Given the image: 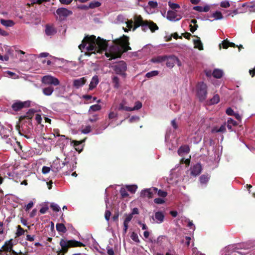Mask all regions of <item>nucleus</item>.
Listing matches in <instances>:
<instances>
[{"label":"nucleus","mask_w":255,"mask_h":255,"mask_svg":"<svg viewBox=\"0 0 255 255\" xmlns=\"http://www.w3.org/2000/svg\"><path fill=\"white\" fill-rule=\"evenodd\" d=\"M35 120L37 123V124L40 125L41 124L42 118L41 116L39 114H36L35 116Z\"/></svg>","instance_id":"6e6d98bb"},{"label":"nucleus","mask_w":255,"mask_h":255,"mask_svg":"<svg viewBox=\"0 0 255 255\" xmlns=\"http://www.w3.org/2000/svg\"><path fill=\"white\" fill-rule=\"evenodd\" d=\"M126 105H127L126 101L125 100H123L119 104V106L118 107V110L130 112L131 111L130 107L126 106Z\"/></svg>","instance_id":"6ab92c4d"},{"label":"nucleus","mask_w":255,"mask_h":255,"mask_svg":"<svg viewBox=\"0 0 255 255\" xmlns=\"http://www.w3.org/2000/svg\"><path fill=\"white\" fill-rule=\"evenodd\" d=\"M224 74V72L222 70L220 69H215L212 72L213 76L217 79H220L222 77Z\"/></svg>","instance_id":"b1692460"},{"label":"nucleus","mask_w":255,"mask_h":255,"mask_svg":"<svg viewBox=\"0 0 255 255\" xmlns=\"http://www.w3.org/2000/svg\"><path fill=\"white\" fill-rule=\"evenodd\" d=\"M163 238L164 236H160L157 238L156 241L155 240H154V243H156L157 244H161V243L162 242V239Z\"/></svg>","instance_id":"69168bd1"},{"label":"nucleus","mask_w":255,"mask_h":255,"mask_svg":"<svg viewBox=\"0 0 255 255\" xmlns=\"http://www.w3.org/2000/svg\"><path fill=\"white\" fill-rule=\"evenodd\" d=\"M194 37H195L197 39H193V42L194 45V48H197L200 50H203V45L200 39V38L197 36L194 35Z\"/></svg>","instance_id":"aec40b11"},{"label":"nucleus","mask_w":255,"mask_h":255,"mask_svg":"<svg viewBox=\"0 0 255 255\" xmlns=\"http://www.w3.org/2000/svg\"><path fill=\"white\" fill-rule=\"evenodd\" d=\"M158 74H159L158 71L154 70V71H152L151 72L147 73L145 75V76L147 78H150L152 77L158 75Z\"/></svg>","instance_id":"e433bc0d"},{"label":"nucleus","mask_w":255,"mask_h":255,"mask_svg":"<svg viewBox=\"0 0 255 255\" xmlns=\"http://www.w3.org/2000/svg\"><path fill=\"white\" fill-rule=\"evenodd\" d=\"M111 215V213L109 210H106L105 214V218L107 221H109Z\"/></svg>","instance_id":"bf43d9fd"},{"label":"nucleus","mask_w":255,"mask_h":255,"mask_svg":"<svg viewBox=\"0 0 255 255\" xmlns=\"http://www.w3.org/2000/svg\"><path fill=\"white\" fill-rule=\"evenodd\" d=\"M50 170V168L47 166H43L42 169V172L43 174H45L48 173Z\"/></svg>","instance_id":"4d7b16f0"},{"label":"nucleus","mask_w":255,"mask_h":255,"mask_svg":"<svg viewBox=\"0 0 255 255\" xmlns=\"http://www.w3.org/2000/svg\"><path fill=\"white\" fill-rule=\"evenodd\" d=\"M17 230L15 233L16 237H19L20 236L24 234L25 232H27V231L24 230L20 225H18L16 227Z\"/></svg>","instance_id":"c85d7f7f"},{"label":"nucleus","mask_w":255,"mask_h":255,"mask_svg":"<svg viewBox=\"0 0 255 255\" xmlns=\"http://www.w3.org/2000/svg\"><path fill=\"white\" fill-rule=\"evenodd\" d=\"M227 123L230 124L231 125H232L233 126H236L237 125V123L236 121H234L231 118H229L227 121Z\"/></svg>","instance_id":"774afa93"},{"label":"nucleus","mask_w":255,"mask_h":255,"mask_svg":"<svg viewBox=\"0 0 255 255\" xmlns=\"http://www.w3.org/2000/svg\"><path fill=\"white\" fill-rule=\"evenodd\" d=\"M113 83L114 84V87L118 88L119 87V78L117 76H114L112 78Z\"/></svg>","instance_id":"a19ab883"},{"label":"nucleus","mask_w":255,"mask_h":255,"mask_svg":"<svg viewBox=\"0 0 255 255\" xmlns=\"http://www.w3.org/2000/svg\"><path fill=\"white\" fill-rule=\"evenodd\" d=\"M53 91V87L51 86H49L42 89L43 94L47 96L51 95Z\"/></svg>","instance_id":"393cba45"},{"label":"nucleus","mask_w":255,"mask_h":255,"mask_svg":"<svg viewBox=\"0 0 255 255\" xmlns=\"http://www.w3.org/2000/svg\"><path fill=\"white\" fill-rule=\"evenodd\" d=\"M127 26L128 28L129 29H131V28L133 29L134 26V20L132 19L128 20L127 22Z\"/></svg>","instance_id":"a18cd8bd"},{"label":"nucleus","mask_w":255,"mask_h":255,"mask_svg":"<svg viewBox=\"0 0 255 255\" xmlns=\"http://www.w3.org/2000/svg\"><path fill=\"white\" fill-rule=\"evenodd\" d=\"M157 192V188L156 187H152L148 189H145L141 191V197H147L148 198H151L153 195L155 194Z\"/></svg>","instance_id":"9b49d317"},{"label":"nucleus","mask_w":255,"mask_h":255,"mask_svg":"<svg viewBox=\"0 0 255 255\" xmlns=\"http://www.w3.org/2000/svg\"><path fill=\"white\" fill-rule=\"evenodd\" d=\"M158 195V196H159V197H165L167 196V192L166 191H163V190H158L157 189V192L156 193Z\"/></svg>","instance_id":"c03bdc74"},{"label":"nucleus","mask_w":255,"mask_h":255,"mask_svg":"<svg viewBox=\"0 0 255 255\" xmlns=\"http://www.w3.org/2000/svg\"><path fill=\"white\" fill-rule=\"evenodd\" d=\"M190 151L189 146L187 145H182L178 150V154L182 156L183 153H188Z\"/></svg>","instance_id":"5701e85b"},{"label":"nucleus","mask_w":255,"mask_h":255,"mask_svg":"<svg viewBox=\"0 0 255 255\" xmlns=\"http://www.w3.org/2000/svg\"><path fill=\"white\" fill-rule=\"evenodd\" d=\"M220 101V97L218 95H215L214 97L208 101L209 105H214L218 103Z\"/></svg>","instance_id":"7c9ffc66"},{"label":"nucleus","mask_w":255,"mask_h":255,"mask_svg":"<svg viewBox=\"0 0 255 255\" xmlns=\"http://www.w3.org/2000/svg\"><path fill=\"white\" fill-rule=\"evenodd\" d=\"M167 58V55L158 56L152 58L151 59V62L153 63H161L166 60Z\"/></svg>","instance_id":"412c9836"},{"label":"nucleus","mask_w":255,"mask_h":255,"mask_svg":"<svg viewBox=\"0 0 255 255\" xmlns=\"http://www.w3.org/2000/svg\"><path fill=\"white\" fill-rule=\"evenodd\" d=\"M35 110L33 109H30L29 111L26 113V115L23 116H21L19 118V121H22L24 120H27L28 121V122L31 123V120L33 116Z\"/></svg>","instance_id":"2eb2a0df"},{"label":"nucleus","mask_w":255,"mask_h":255,"mask_svg":"<svg viewBox=\"0 0 255 255\" xmlns=\"http://www.w3.org/2000/svg\"><path fill=\"white\" fill-rule=\"evenodd\" d=\"M208 18H211L210 19L211 21H213L222 19L224 16L221 11L217 10L211 13L210 16H208Z\"/></svg>","instance_id":"dca6fc26"},{"label":"nucleus","mask_w":255,"mask_h":255,"mask_svg":"<svg viewBox=\"0 0 255 255\" xmlns=\"http://www.w3.org/2000/svg\"><path fill=\"white\" fill-rule=\"evenodd\" d=\"M7 255H28L26 253L24 254L20 251L19 252H16L15 251H12L11 252V254H8Z\"/></svg>","instance_id":"864d4df0"},{"label":"nucleus","mask_w":255,"mask_h":255,"mask_svg":"<svg viewBox=\"0 0 255 255\" xmlns=\"http://www.w3.org/2000/svg\"><path fill=\"white\" fill-rule=\"evenodd\" d=\"M168 4L170 8H171L172 9H175L177 8H179L180 7L179 4L175 3L172 2L171 1H169L168 2Z\"/></svg>","instance_id":"79ce46f5"},{"label":"nucleus","mask_w":255,"mask_h":255,"mask_svg":"<svg viewBox=\"0 0 255 255\" xmlns=\"http://www.w3.org/2000/svg\"><path fill=\"white\" fill-rule=\"evenodd\" d=\"M130 238L134 242H136V243H139V239H138V235L136 233H135V232H133L131 235H130Z\"/></svg>","instance_id":"37998d69"},{"label":"nucleus","mask_w":255,"mask_h":255,"mask_svg":"<svg viewBox=\"0 0 255 255\" xmlns=\"http://www.w3.org/2000/svg\"><path fill=\"white\" fill-rule=\"evenodd\" d=\"M193 9L199 12H207V5H205L204 7H202L201 6H196L193 7Z\"/></svg>","instance_id":"c9c22d12"},{"label":"nucleus","mask_w":255,"mask_h":255,"mask_svg":"<svg viewBox=\"0 0 255 255\" xmlns=\"http://www.w3.org/2000/svg\"><path fill=\"white\" fill-rule=\"evenodd\" d=\"M142 107V103L139 101H137L135 103V106L133 108L130 107L131 111L138 110Z\"/></svg>","instance_id":"ea45409f"},{"label":"nucleus","mask_w":255,"mask_h":255,"mask_svg":"<svg viewBox=\"0 0 255 255\" xmlns=\"http://www.w3.org/2000/svg\"><path fill=\"white\" fill-rule=\"evenodd\" d=\"M197 24H195V25H192V24H190V30L192 33H193L197 29Z\"/></svg>","instance_id":"0e129e2a"},{"label":"nucleus","mask_w":255,"mask_h":255,"mask_svg":"<svg viewBox=\"0 0 255 255\" xmlns=\"http://www.w3.org/2000/svg\"><path fill=\"white\" fill-rule=\"evenodd\" d=\"M98 120V117L97 115L92 116L91 118H89V121L91 123L96 122Z\"/></svg>","instance_id":"603ef678"},{"label":"nucleus","mask_w":255,"mask_h":255,"mask_svg":"<svg viewBox=\"0 0 255 255\" xmlns=\"http://www.w3.org/2000/svg\"><path fill=\"white\" fill-rule=\"evenodd\" d=\"M59 245L61 249L56 251L57 255H65L67 253L69 249L71 248L84 247L85 245L80 241L75 240H67L65 239H61L59 242Z\"/></svg>","instance_id":"7ed1b4c3"},{"label":"nucleus","mask_w":255,"mask_h":255,"mask_svg":"<svg viewBox=\"0 0 255 255\" xmlns=\"http://www.w3.org/2000/svg\"><path fill=\"white\" fill-rule=\"evenodd\" d=\"M166 66L169 68H172L175 64L178 66H181V62L178 57L175 55L167 56L166 59Z\"/></svg>","instance_id":"9d476101"},{"label":"nucleus","mask_w":255,"mask_h":255,"mask_svg":"<svg viewBox=\"0 0 255 255\" xmlns=\"http://www.w3.org/2000/svg\"><path fill=\"white\" fill-rule=\"evenodd\" d=\"M87 82V79L85 77H82L79 79H75L73 82V86L76 89L83 86Z\"/></svg>","instance_id":"ddd939ff"},{"label":"nucleus","mask_w":255,"mask_h":255,"mask_svg":"<svg viewBox=\"0 0 255 255\" xmlns=\"http://www.w3.org/2000/svg\"><path fill=\"white\" fill-rule=\"evenodd\" d=\"M108 46L106 40L100 37L96 38V36L92 35L85 36L78 47L81 50L85 48L86 52L85 55L90 56L92 54L102 53L107 50Z\"/></svg>","instance_id":"f257e3e1"},{"label":"nucleus","mask_w":255,"mask_h":255,"mask_svg":"<svg viewBox=\"0 0 255 255\" xmlns=\"http://www.w3.org/2000/svg\"><path fill=\"white\" fill-rule=\"evenodd\" d=\"M42 83L49 86H56L60 84L59 80L56 77L51 75L44 76L41 79Z\"/></svg>","instance_id":"423d86ee"},{"label":"nucleus","mask_w":255,"mask_h":255,"mask_svg":"<svg viewBox=\"0 0 255 255\" xmlns=\"http://www.w3.org/2000/svg\"><path fill=\"white\" fill-rule=\"evenodd\" d=\"M118 116L117 113H114V112H111L109 114V119H113L116 118Z\"/></svg>","instance_id":"e2e57ef3"},{"label":"nucleus","mask_w":255,"mask_h":255,"mask_svg":"<svg viewBox=\"0 0 255 255\" xmlns=\"http://www.w3.org/2000/svg\"><path fill=\"white\" fill-rule=\"evenodd\" d=\"M146 22L147 23V29L148 28H149L152 32H154L156 30L158 29L157 24L152 21L146 20Z\"/></svg>","instance_id":"a211bd4d"},{"label":"nucleus","mask_w":255,"mask_h":255,"mask_svg":"<svg viewBox=\"0 0 255 255\" xmlns=\"http://www.w3.org/2000/svg\"><path fill=\"white\" fill-rule=\"evenodd\" d=\"M126 188L131 193H134L137 188V187L135 185H127Z\"/></svg>","instance_id":"f704fd0d"},{"label":"nucleus","mask_w":255,"mask_h":255,"mask_svg":"<svg viewBox=\"0 0 255 255\" xmlns=\"http://www.w3.org/2000/svg\"><path fill=\"white\" fill-rule=\"evenodd\" d=\"M35 239V236L34 235H26V240L29 242H33L34 241Z\"/></svg>","instance_id":"052dcab7"},{"label":"nucleus","mask_w":255,"mask_h":255,"mask_svg":"<svg viewBox=\"0 0 255 255\" xmlns=\"http://www.w3.org/2000/svg\"><path fill=\"white\" fill-rule=\"evenodd\" d=\"M248 8L250 11H255V3H251L248 5Z\"/></svg>","instance_id":"338daca9"},{"label":"nucleus","mask_w":255,"mask_h":255,"mask_svg":"<svg viewBox=\"0 0 255 255\" xmlns=\"http://www.w3.org/2000/svg\"><path fill=\"white\" fill-rule=\"evenodd\" d=\"M101 3L98 1L93 0L89 4V8H95L96 7L101 6Z\"/></svg>","instance_id":"72a5a7b5"},{"label":"nucleus","mask_w":255,"mask_h":255,"mask_svg":"<svg viewBox=\"0 0 255 255\" xmlns=\"http://www.w3.org/2000/svg\"><path fill=\"white\" fill-rule=\"evenodd\" d=\"M164 217V214L161 212L158 211L155 213V218L157 220V222L159 223L163 222Z\"/></svg>","instance_id":"a878e982"},{"label":"nucleus","mask_w":255,"mask_h":255,"mask_svg":"<svg viewBox=\"0 0 255 255\" xmlns=\"http://www.w3.org/2000/svg\"><path fill=\"white\" fill-rule=\"evenodd\" d=\"M220 5L222 7L228 8V7H230V3L229 1L225 0V1H223L221 2Z\"/></svg>","instance_id":"de8ad7c7"},{"label":"nucleus","mask_w":255,"mask_h":255,"mask_svg":"<svg viewBox=\"0 0 255 255\" xmlns=\"http://www.w3.org/2000/svg\"><path fill=\"white\" fill-rule=\"evenodd\" d=\"M85 140H86V138H85V139H83L82 140H80V141L75 140H73L72 141V143H73V146L75 147V149L76 150L79 151V152L81 151L82 149V148L80 149L79 147V146L81 144H82V143L85 142Z\"/></svg>","instance_id":"bb28decb"},{"label":"nucleus","mask_w":255,"mask_h":255,"mask_svg":"<svg viewBox=\"0 0 255 255\" xmlns=\"http://www.w3.org/2000/svg\"><path fill=\"white\" fill-rule=\"evenodd\" d=\"M99 83V78L97 75L93 77L91 81L89 84V89L92 90L95 88Z\"/></svg>","instance_id":"f3484780"},{"label":"nucleus","mask_w":255,"mask_h":255,"mask_svg":"<svg viewBox=\"0 0 255 255\" xmlns=\"http://www.w3.org/2000/svg\"><path fill=\"white\" fill-rule=\"evenodd\" d=\"M202 170V166L200 163H197L191 167V175L196 176L200 174Z\"/></svg>","instance_id":"f8f14e48"},{"label":"nucleus","mask_w":255,"mask_h":255,"mask_svg":"<svg viewBox=\"0 0 255 255\" xmlns=\"http://www.w3.org/2000/svg\"><path fill=\"white\" fill-rule=\"evenodd\" d=\"M56 228L58 232L65 233L67 231V229L64 225L62 223L57 224Z\"/></svg>","instance_id":"c756f323"},{"label":"nucleus","mask_w":255,"mask_h":255,"mask_svg":"<svg viewBox=\"0 0 255 255\" xmlns=\"http://www.w3.org/2000/svg\"><path fill=\"white\" fill-rule=\"evenodd\" d=\"M177 16V14L175 11L172 10H169L167 11L166 18L167 19L170 21L173 20H178L180 18H177L176 19Z\"/></svg>","instance_id":"4be33fe9"},{"label":"nucleus","mask_w":255,"mask_h":255,"mask_svg":"<svg viewBox=\"0 0 255 255\" xmlns=\"http://www.w3.org/2000/svg\"><path fill=\"white\" fill-rule=\"evenodd\" d=\"M120 193L122 198L128 197L129 195L126 189H125V188H121V189L120 190Z\"/></svg>","instance_id":"58836bf2"},{"label":"nucleus","mask_w":255,"mask_h":255,"mask_svg":"<svg viewBox=\"0 0 255 255\" xmlns=\"http://www.w3.org/2000/svg\"><path fill=\"white\" fill-rule=\"evenodd\" d=\"M200 180L201 183H206L207 182V176L206 175H202L200 177Z\"/></svg>","instance_id":"13d9d810"},{"label":"nucleus","mask_w":255,"mask_h":255,"mask_svg":"<svg viewBox=\"0 0 255 255\" xmlns=\"http://www.w3.org/2000/svg\"><path fill=\"white\" fill-rule=\"evenodd\" d=\"M91 130V127L90 126H86L84 129L82 130V132L84 134L89 133Z\"/></svg>","instance_id":"8fccbe9b"},{"label":"nucleus","mask_w":255,"mask_h":255,"mask_svg":"<svg viewBox=\"0 0 255 255\" xmlns=\"http://www.w3.org/2000/svg\"><path fill=\"white\" fill-rule=\"evenodd\" d=\"M226 113L229 116H233L235 114L234 111L231 108H228L226 110Z\"/></svg>","instance_id":"5fc2aeb1"},{"label":"nucleus","mask_w":255,"mask_h":255,"mask_svg":"<svg viewBox=\"0 0 255 255\" xmlns=\"http://www.w3.org/2000/svg\"><path fill=\"white\" fill-rule=\"evenodd\" d=\"M226 125H222L219 128H217V127H216V128H214L212 131V132H224L225 131H226Z\"/></svg>","instance_id":"473e14b6"},{"label":"nucleus","mask_w":255,"mask_h":255,"mask_svg":"<svg viewBox=\"0 0 255 255\" xmlns=\"http://www.w3.org/2000/svg\"><path fill=\"white\" fill-rule=\"evenodd\" d=\"M33 203L32 201H30L25 206V211H28L30 209H31L33 207Z\"/></svg>","instance_id":"680f3d73"},{"label":"nucleus","mask_w":255,"mask_h":255,"mask_svg":"<svg viewBox=\"0 0 255 255\" xmlns=\"http://www.w3.org/2000/svg\"><path fill=\"white\" fill-rule=\"evenodd\" d=\"M127 64L124 61H121L114 66V70L117 74L126 76L125 72L127 70Z\"/></svg>","instance_id":"6e6552de"},{"label":"nucleus","mask_w":255,"mask_h":255,"mask_svg":"<svg viewBox=\"0 0 255 255\" xmlns=\"http://www.w3.org/2000/svg\"><path fill=\"white\" fill-rule=\"evenodd\" d=\"M101 109V106L100 105L96 104L94 105H92L90 107V109L89 112H90L91 111L93 112H96L100 111Z\"/></svg>","instance_id":"4c0bfd02"},{"label":"nucleus","mask_w":255,"mask_h":255,"mask_svg":"<svg viewBox=\"0 0 255 255\" xmlns=\"http://www.w3.org/2000/svg\"><path fill=\"white\" fill-rule=\"evenodd\" d=\"M0 22L1 24L6 27H11L14 25V22L12 20H5L1 19Z\"/></svg>","instance_id":"cd10ccee"},{"label":"nucleus","mask_w":255,"mask_h":255,"mask_svg":"<svg viewBox=\"0 0 255 255\" xmlns=\"http://www.w3.org/2000/svg\"><path fill=\"white\" fill-rule=\"evenodd\" d=\"M50 207L55 212H58L60 209V207L57 204L54 203L51 204Z\"/></svg>","instance_id":"49530a36"},{"label":"nucleus","mask_w":255,"mask_h":255,"mask_svg":"<svg viewBox=\"0 0 255 255\" xmlns=\"http://www.w3.org/2000/svg\"><path fill=\"white\" fill-rule=\"evenodd\" d=\"M30 106V102L29 101L21 102L17 101L14 103L11 108L13 111L17 112L24 108H28Z\"/></svg>","instance_id":"1a4fd4ad"},{"label":"nucleus","mask_w":255,"mask_h":255,"mask_svg":"<svg viewBox=\"0 0 255 255\" xmlns=\"http://www.w3.org/2000/svg\"><path fill=\"white\" fill-rule=\"evenodd\" d=\"M72 14V11L63 7L59 8L56 11V14L57 15L56 18L60 21L64 20L68 16Z\"/></svg>","instance_id":"0eeeda50"},{"label":"nucleus","mask_w":255,"mask_h":255,"mask_svg":"<svg viewBox=\"0 0 255 255\" xmlns=\"http://www.w3.org/2000/svg\"><path fill=\"white\" fill-rule=\"evenodd\" d=\"M197 96L200 101L205 100L206 98L207 90V85L203 82L198 83L197 87Z\"/></svg>","instance_id":"39448f33"},{"label":"nucleus","mask_w":255,"mask_h":255,"mask_svg":"<svg viewBox=\"0 0 255 255\" xmlns=\"http://www.w3.org/2000/svg\"><path fill=\"white\" fill-rule=\"evenodd\" d=\"M154 202L157 204H162L165 203V201L161 198H157L154 199Z\"/></svg>","instance_id":"3c124183"},{"label":"nucleus","mask_w":255,"mask_h":255,"mask_svg":"<svg viewBox=\"0 0 255 255\" xmlns=\"http://www.w3.org/2000/svg\"><path fill=\"white\" fill-rule=\"evenodd\" d=\"M45 32L48 36L53 35L57 32V30L53 25L46 24Z\"/></svg>","instance_id":"4468645a"},{"label":"nucleus","mask_w":255,"mask_h":255,"mask_svg":"<svg viewBox=\"0 0 255 255\" xmlns=\"http://www.w3.org/2000/svg\"><path fill=\"white\" fill-rule=\"evenodd\" d=\"M134 26L133 31L135 30L138 27L141 26L142 31L146 32L147 30V23L146 20H143L141 15H135L133 17Z\"/></svg>","instance_id":"20e7f679"},{"label":"nucleus","mask_w":255,"mask_h":255,"mask_svg":"<svg viewBox=\"0 0 255 255\" xmlns=\"http://www.w3.org/2000/svg\"><path fill=\"white\" fill-rule=\"evenodd\" d=\"M223 47L224 48L227 49L229 46L235 47L236 46H238L237 45H236L235 43L230 42L227 40H224L222 42Z\"/></svg>","instance_id":"2f4dec72"},{"label":"nucleus","mask_w":255,"mask_h":255,"mask_svg":"<svg viewBox=\"0 0 255 255\" xmlns=\"http://www.w3.org/2000/svg\"><path fill=\"white\" fill-rule=\"evenodd\" d=\"M114 45L110 47L108 52L106 51L105 56L109 57V60L115 59L121 57L122 55L127 52L131 48L129 46V37L123 35L120 38L113 40Z\"/></svg>","instance_id":"f03ea898"},{"label":"nucleus","mask_w":255,"mask_h":255,"mask_svg":"<svg viewBox=\"0 0 255 255\" xmlns=\"http://www.w3.org/2000/svg\"><path fill=\"white\" fill-rule=\"evenodd\" d=\"M148 4L151 8H156L158 6L157 2L156 1H153V0L149 1L148 2Z\"/></svg>","instance_id":"09e8293b"}]
</instances>
